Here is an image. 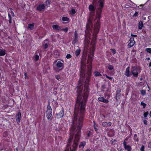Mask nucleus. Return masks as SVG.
<instances>
[{"label": "nucleus", "mask_w": 151, "mask_h": 151, "mask_svg": "<svg viewBox=\"0 0 151 151\" xmlns=\"http://www.w3.org/2000/svg\"><path fill=\"white\" fill-rule=\"evenodd\" d=\"M81 84L80 83L79 86L77 87L78 95L73 115V125L65 151H75L80 139L81 129L83 125L86 104L89 93L88 90L83 89Z\"/></svg>", "instance_id": "nucleus-1"}, {"label": "nucleus", "mask_w": 151, "mask_h": 151, "mask_svg": "<svg viewBox=\"0 0 151 151\" xmlns=\"http://www.w3.org/2000/svg\"><path fill=\"white\" fill-rule=\"evenodd\" d=\"M104 0H99L98 1L99 6L97 7L96 11V18L97 19V22L95 25V29L94 33H93V38L92 39V42L91 43V54L89 55L87 60V64H89L87 65L88 70L87 73V76L86 80L85 81V85L83 86V80L85 78V73L83 70L81 69L80 71V78L79 80V83L78 86H79V83H82V86H83V90H89L88 85L89 84V80L91 76L92 72L91 62L93 60V58L94 56V52L95 50V46L96 41V37L97 35L99 32L100 28V19L101 17V14L102 12V9L104 7Z\"/></svg>", "instance_id": "nucleus-2"}, {"label": "nucleus", "mask_w": 151, "mask_h": 151, "mask_svg": "<svg viewBox=\"0 0 151 151\" xmlns=\"http://www.w3.org/2000/svg\"><path fill=\"white\" fill-rule=\"evenodd\" d=\"M129 69L130 67L129 66L126 69L125 73L126 76L127 77H130L133 75L132 78L137 77L138 76L139 73L137 68L135 66L132 67L131 72H130Z\"/></svg>", "instance_id": "nucleus-3"}, {"label": "nucleus", "mask_w": 151, "mask_h": 151, "mask_svg": "<svg viewBox=\"0 0 151 151\" xmlns=\"http://www.w3.org/2000/svg\"><path fill=\"white\" fill-rule=\"evenodd\" d=\"M57 61L55 60L53 63V67L54 70L56 72H59L62 70L64 68V65L60 61H58L56 63Z\"/></svg>", "instance_id": "nucleus-4"}, {"label": "nucleus", "mask_w": 151, "mask_h": 151, "mask_svg": "<svg viewBox=\"0 0 151 151\" xmlns=\"http://www.w3.org/2000/svg\"><path fill=\"white\" fill-rule=\"evenodd\" d=\"M64 115V109L62 107H60L57 110L56 114L58 119L62 118Z\"/></svg>", "instance_id": "nucleus-5"}, {"label": "nucleus", "mask_w": 151, "mask_h": 151, "mask_svg": "<svg viewBox=\"0 0 151 151\" xmlns=\"http://www.w3.org/2000/svg\"><path fill=\"white\" fill-rule=\"evenodd\" d=\"M89 10L90 11V14L91 16H93L95 14V8L92 4L90 5L89 6Z\"/></svg>", "instance_id": "nucleus-6"}, {"label": "nucleus", "mask_w": 151, "mask_h": 151, "mask_svg": "<svg viewBox=\"0 0 151 151\" xmlns=\"http://www.w3.org/2000/svg\"><path fill=\"white\" fill-rule=\"evenodd\" d=\"M74 35L73 36L74 39L72 42L73 45H75L76 43L78 41V34L76 31L75 32Z\"/></svg>", "instance_id": "nucleus-7"}, {"label": "nucleus", "mask_w": 151, "mask_h": 151, "mask_svg": "<svg viewBox=\"0 0 151 151\" xmlns=\"http://www.w3.org/2000/svg\"><path fill=\"white\" fill-rule=\"evenodd\" d=\"M21 113L20 110H19V112L16 115V122L17 123L19 124L21 120Z\"/></svg>", "instance_id": "nucleus-8"}, {"label": "nucleus", "mask_w": 151, "mask_h": 151, "mask_svg": "<svg viewBox=\"0 0 151 151\" xmlns=\"http://www.w3.org/2000/svg\"><path fill=\"white\" fill-rule=\"evenodd\" d=\"M121 90L120 89L117 90L116 91V94L115 98L117 101L120 98L121 95Z\"/></svg>", "instance_id": "nucleus-9"}, {"label": "nucleus", "mask_w": 151, "mask_h": 151, "mask_svg": "<svg viewBox=\"0 0 151 151\" xmlns=\"http://www.w3.org/2000/svg\"><path fill=\"white\" fill-rule=\"evenodd\" d=\"M45 5L44 4H41L39 5L37 7V9L39 11H41L45 9Z\"/></svg>", "instance_id": "nucleus-10"}, {"label": "nucleus", "mask_w": 151, "mask_h": 151, "mask_svg": "<svg viewBox=\"0 0 151 151\" xmlns=\"http://www.w3.org/2000/svg\"><path fill=\"white\" fill-rule=\"evenodd\" d=\"M52 111H46V116L48 119H51V118L52 116Z\"/></svg>", "instance_id": "nucleus-11"}, {"label": "nucleus", "mask_w": 151, "mask_h": 151, "mask_svg": "<svg viewBox=\"0 0 151 151\" xmlns=\"http://www.w3.org/2000/svg\"><path fill=\"white\" fill-rule=\"evenodd\" d=\"M53 29L58 31L61 30V29L60 27L58 25H54L52 26Z\"/></svg>", "instance_id": "nucleus-12"}, {"label": "nucleus", "mask_w": 151, "mask_h": 151, "mask_svg": "<svg viewBox=\"0 0 151 151\" xmlns=\"http://www.w3.org/2000/svg\"><path fill=\"white\" fill-rule=\"evenodd\" d=\"M111 125V122H103L102 123V125L103 127H110Z\"/></svg>", "instance_id": "nucleus-13"}, {"label": "nucleus", "mask_w": 151, "mask_h": 151, "mask_svg": "<svg viewBox=\"0 0 151 151\" xmlns=\"http://www.w3.org/2000/svg\"><path fill=\"white\" fill-rule=\"evenodd\" d=\"M54 55L55 57L57 58L60 55V53L59 51L57 50H55L54 51Z\"/></svg>", "instance_id": "nucleus-14"}, {"label": "nucleus", "mask_w": 151, "mask_h": 151, "mask_svg": "<svg viewBox=\"0 0 151 151\" xmlns=\"http://www.w3.org/2000/svg\"><path fill=\"white\" fill-rule=\"evenodd\" d=\"M50 102L49 101L47 102V111H52V109L50 106Z\"/></svg>", "instance_id": "nucleus-15"}, {"label": "nucleus", "mask_w": 151, "mask_h": 151, "mask_svg": "<svg viewBox=\"0 0 151 151\" xmlns=\"http://www.w3.org/2000/svg\"><path fill=\"white\" fill-rule=\"evenodd\" d=\"M92 25V23L91 22L90 20H88V24L86 25V30H87V29H88V28H90V27Z\"/></svg>", "instance_id": "nucleus-16"}, {"label": "nucleus", "mask_w": 151, "mask_h": 151, "mask_svg": "<svg viewBox=\"0 0 151 151\" xmlns=\"http://www.w3.org/2000/svg\"><path fill=\"white\" fill-rule=\"evenodd\" d=\"M6 54V50L4 49L0 50V56L4 55Z\"/></svg>", "instance_id": "nucleus-17"}, {"label": "nucleus", "mask_w": 151, "mask_h": 151, "mask_svg": "<svg viewBox=\"0 0 151 151\" xmlns=\"http://www.w3.org/2000/svg\"><path fill=\"white\" fill-rule=\"evenodd\" d=\"M124 148L125 150H127V151H131L132 149L131 147L129 145H127L124 147Z\"/></svg>", "instance_id": "nucleus-18"}, {"label": "nucleus", "mask_w": 151, "mask_h": 151, "mask_svg": "<svg viewBox=\"0 0 151 151\" xmlns=\"http://www.w3.org/2000/svg\"><path fill=\"white\" fill-rule=\"evenodd\" d=\"M143 23L142 21H140L138 23V29H141L142 28Z\"/></svg>", "instance_id": "nucleus-19"}, {"label": "nucleus", "mask_w": 151, "mask_h": 151, "mask_svg": "<svg viewBox=\"0 0 151 151\" xmlns=\"http://www.w3.org/2000/svg\"><path fill=\"white\" fill-rule=\"evenodd\" d=\"M35 25L34 23L29 24H28V28L32 30L33 29Z\"/></svg>", "instance_id": "nucleus-20"}, {"label": "nucleus", "mask_w": 151, "mask_h": 151, "mask_svg": "<svg viewBox=\"0 0 151 151\" xmlns=\"http://www.w3.org/2000/svg\"><path fill=\"white\" fill-rule=\"evenodd\" d=\"M86 144V142H85L83 141V142H81L79 147V148H81L82 147H83Z\"/></svg>", "instance_id": "nucleus-21"}, {"label": "nucleus", "mask_w": 151, "mask_h": 151, "mask_svg": "<svg viewBox=\"0 0 151 151\" xmlns=\"http://www.w3.org/2000/svg\"><path fill=\"white\" fill-rule=\"evenodd\" d=\"M81 50L80 49H77L75 52V54L76 56H78L80 54Z\"/></svg>", "instance_id": "nucleus-22"}, {"label": "nucleus", "mask_w": 151, "mask_h": 151, "mask_svg": "<svg viewBox=\"0 0 151 151\" xmlns=\"http://www.w3.org/2000/svg\"><path fill=\"white\" fill-rule=\"evenodd\" d=\"M134 139L135 141H136L138 142L139 141L138 138L137 137V135L136 134H135L134 136Z\"/></svg>", "instance_id": "nucleus-23"}, {"label": "nucleus", "mask_w": 151, "mask_h": 151, "mask_svg": "<svg viewBox=\"0 0 151 151\" xmlns=\"http://www.w3.org/2000/svg\"><path fill=\"white\" fill-rule=\"evenodd\" d=\"M62 20L64 21H68L69 20V18L66 17H63L62 18Z\"/></svg>", "instance_id": "nucleus-24"}, {"label": "nucleus", "mask_w": 151, "mask_h": 151, "mask_svg": "<svg viewBox=\"0 0 151 151\" xmlns=\"http://www.w3.org/2000/svg\"><path fill=\"white\" fill-rule=\"evenodd\" d=\"M107 68L110 70H112L114 68L113 66L110 64L108 65L107 66Z\"/></svg>", "instance_id": "nucleus-25"}, {"label": "nucleus", "mask_w": 151, "mask_h": 151, "mask_svg": "<svg viewBox=\"0 0 151 151\" xmlns=\"http://www.w3.org/2000/svg\"><path fill=\"white\" fill-rule=\"evenodd\" d=\"M141 94L142 96H144L146 94V91L145 90H142L140 91Z\"/></svg>", "instance_id": "nucleus-26"}, {"label": "nucleus", "mask_w": 151, "mask_h": 151, "mask_svg": "<svg viewBox=\"0 0 151 151\" xmlns=\"http://www.w3.org/2000/svg\"><path fill=\"white\" fill-rule=\"evenodd\" d=\"M70 13L71 14H75L76 13V12L74 9H72L70 11Z\"/></svg>", "instance_id": "nucleus-27"}, {"label": "nucleus", "mask_w": 151, "mask_h": 151, "mask_svg": "<svg viewBox=\"0 0 151 151\" xmlns=\"http://www.w3.org/2000/svg\"><path fill=\"white\" fill-rule=\"evenodd\" d=\"M135 43H134L133 42H130L128 45V47L129 48H130L132 46H133Z\"/></svg>", "instance_id": "nucleus-28"}, {"label": "nucleus", "mask_w": 151, "mask_h": 151, "mask_svg": "<svg viewBox=\"0 0 151 151\" xmlns=\"http://www.w3.org/2000/svg\"><path fill=\"white\" fill-rule=\"evenodd\" d=\"M94 73H95V75L96 76H101V75L100 73L99 72H98V71L95 72Z\"/></svg>", "instance_id": "nucleus-29"}, {"label": "nucleus", "mask_w": 151, "mask_h": 151, "mask_svg": "<svg viewBox=\"0 0 151 151\" xmlns=\"http://www.w3.org/2000/svg\"><path fill=\"white\" fill-rule=\"evenodd\" d=\"M39 56L38 55H36L35 56V58L34 59V60L35 61H37L39 59Z\"/></svg>", "instance_id": "nucleus-30"}, {"label": "nucleus", "mask_w": 151, "mask_h": 151, "mask_svg": "<svg viewBox=\"0 0 151 151\" xmlns=\"http://www.w3.org/2000/svg\"><path fill=\"white\" fill-rule=\"evenodd\" d=\"M145 50L147 52L151 53V48H147Z\"/></svg>", "instance_id": "nucleus-31"}, {"label": "nucleus", "mask_w": 151, "mask_h": 151, "mask_svg": "<svg viewBox=\"0 0 151 151\" xmlns=\"http://www.w3.org/2000/svg\"><path fill=\"white\" fill-rule=\"evenodd\" d=\"M141 105L143 106L144 108H145L147 105V104H146L142 102H141Z\"/></svg>", "instance_id": "nucleus-32"}, {"label": "nucleus", "mask_w": 151, "mask_h": 151, "mask_svg": "<svg viewBox=\"0 0 151 151\" xmlns=\"http://www.w3.org/2000/svg\"><path fill=\"white\" fill-rule=\"evenodd\" d=\"M148 111L145 112L143 114L144 117L145 118L147 117L148 115Z\"/></svg>", "instance_id": "nucleus-33"}, {"label": "nucleus", "mask_w": 151, "mask_h": 151, "mask_svg": "<svg viewBox=\"0 0 151 151\" xmlns=\"http://www.w3.org/2000/svg\"><path fill=\"white\" fill-rule=\"evenodd\" d=\"M68 27H65V28L61 29V30L65 32H67L68 31Z\"/></svg>", "instance_id": "nucleus-34"}, {"label": "nucleus", "mask_w": 151, "mask_h": 151, "mask_svg": "<svg viewBox=\"0 0 151 151\" xmlns=\"http://www.w3.org/2000/svg\"><path fill=\"white\" fill-rule=\"evenodd\" d=\"M111 50L113 54H115L116 53V51L114 49H111Z\"/></svg>", "instance_id": "nucleus-35"}, {"label": "nucleus", "mask_w": 151, "mask_h": 151, "mask_svg": "<svg viewBox=\"0 0 151 151\" xmlns=\"http://www.w3.org/2000/svg\"><path fill=\"white\" fill-rule=\"evenodd\" d=\"M129 41L130 42H132L134 43H135V42L134 41V38L133 37H131L129 40Z\"/></svg>", "instance_id": "nucleus-36"}, {"label": "nucleus", "mask_w": 151, "mask_h": 151, "mask_svg": "<svg viewBox=\"0 0 151 151\" xmlns=\"http://www.w3.org/2000/svg\"><path fill=\"white\" fill-rule=\"evenodd\" d=\"M102 102L105 103H107L109 102V100L104 98Z\"/></svg>", "instance_id": "nucleus-37"}, {"label": "nucleus", "mask_w": 151, "mask_h": 151, "mask_svg": "<svg viewBox=\"0 0 151 151\" xmlns=\"http://www.w3.org/2000/svg\"><path fill=\"white\" fill-rule=\"evenodd\" d=\"M48 45L47 43H45L44 45H43V47L44 49H46L48 47Z\"/></svg>", "instance_id": "nucleus-38"}, {"label": "nucleus", "mask_w": 151, "mask_h": 151, "mask_svg": "<svg viewBox=\"0 0 151 151\" xmlns=\"http://www.w3.org/2000/svg\"><path fill=\"white\" fill-rule=\"evenodd\" d=\"M71 57L72 56L71 55L69 54H68L66 56V58L67 59H69L71 58Z\"/></svg>", "instance_id": "nucleus-39"}, {"label": "nucleus", "mask_w": 151, "mask_h": 151, "mask_svg": "<svg viewBox=\"0 0 151 151\" xmlns=\"http://www.w3.org/2000/svg\"><path fill=\"white\" fill-rule=\"evenodd\" d=\"M145 146L144 145H142L140 148V150L141 151H145Z\"/></svg>", "instance_id": "nucleus-40"}, {"label": "nucleus", "mask_w": 151, "mask_h": 151, "mask_svg": "<svg viewBox=\"0 0 151 151\" xmlns=\"http://www.w3.org/2000/svg\"><path fill=\"white\" fill-rule=\"evenodd\" d=\"M104 99V97L101 96L98 98V100L99 101H100L102 102L103 100Z\"/></svg>", "instance_id": "nucleus-41"}, {"label": "nucleus", "mask_w": 151, "mask_h": 151, "mask_svg": "<svg viewBox=\"0 0 151 151\" xmlns=\"http://www.w3.org/2000/svg\"><path fill=\"white\" fill-rule=\"evenodd\" d=\"M55 78L57 79L58 80H59L60 78V77L59 75H55Z\"/></svg>", "instance_id": "nucleus-42"}, {"label": "nucleus", "mask_w": 151, "mask_h": 151, "mask_svg": "<svg viewBox=\"0 0 151 151\" xmlns=\"http://www.w3.org/2000/svg\"><path fill=\"white\" fill-rule=\"evenodd\" d=\"M106 86L105 84H104V85H102L101 87V89H105L106 88Z\"/></svg>", "instance_id": "nucleus-43"}, {"label": "nucleus", "mask_w": 151, "mask_h": 151, "mask_svg": "<svg viewBox=\"0 0 151 151\" xmlns=\"http://www.w3.org/2000/svg\"><path fill=\"white\" fill-rule=\"evenodd\" d=\"M138 14V12H136L133 15V17H136L137 16V15Z\"/></svg>", "instance_id": "nucleus-44"}, {"label": "nucleus", "mask_w": 151, "mask_h": 151, "mask_svg": "<svg viewBox=\"0 0 151 151\" xmlns=\"http://www.w3.org/2000/svg\"><path fill=\"white\" fill-rule=\"evenodd\" d=\"M147 121L146 120H145L143 121V123L144 124L146 125L147 124Z\"/></svg>", "instance_id": "nucleus-45"}, {"label": "nucleus", "mask_w": 151, "mask_h": 151, "mask_svg": "<svg viewBox=\"0 0 151 151\" xmlns=\"http://www.w3.org/2000/svg\"><path fill=\"white\" fill-rule=\"evenodd\" d=\"M126 142L125 141H124L123 142V145L124 147L127 145L126 144Z\"/></svg>", "instance_id": "nucleus-46"}, {"label": "nucleus", "mask_w": 151, "mask_h": 151, "mask_svg": "<svg viewBox=\"0 0 151 151\" xmlns=\"http://www.w3.org/2000/svg\"><path fill=\"white\" fill-rule=\"evenodd\" d=\"M148 147L149 148H151V142H149L148 143Z\"/></svg>", "instance_id": "nucleus-47"}, {"label": "nucleus", "mask_w": 151, "mask_h": 151, "mask_svg": "<svg viewBox=\"0 0 151 151\" xmlns=\"http://www.w3.org/2000/svg\"><path fill=\"white\" fill-rule=\"evenodd\" d=\"M94 129H95V130L96 132H97V130H98V129L97 128H96L95 126V124L94 125Z\"/></svg>", "instance_id": "nucleus-48"}, {"label": "nucleus", "mask_w": 151, "mask_h": 151, "mask_svg": "<svg viewBox=\"0 0 151 151\" xmlns=\"http://www.w3.org/2000/svg\"><path fill=\"white\" fill-rule=\"evenodd\" d=\"M50 2L51 1L49 0H47V1H46V3H47L49 4H50Z\"/></svg>", "instance_id": "nucleus-49"}, {"label": "nucleus", "mask_w": 151, "mask_h": 151, "mask_svg": "<svg viewBox=\"0 0 151 151\" xmlns=\"http://www.w3.org/2000/svg\"><path fill=\"white\" fill-rule=\"evenodd\" d=\"M131 36L132 37H137V35H133V34H131Z\"/></svg>", "instance_id": "nucleus-50"}, {"label": "nucleus", "mask_w": 151, "mask_h": 151, "mask_svg": "<svg viewBox=\"0 0 151 151\" xmlns=\"http://www.w3.org/2000/svg\"><path fill=\"white\" fill-rule=\"evenodd\" d=\"M11 14H12V16L13 17H14V13L13 12V11H11Z\"/></svg>", "instance_id": "nucleus-51"}, {"label": "nucleus", "mask_w": 151, "mask_h": 151, "mask_svg": "<svg viewBox=\"0 0 151 151\" xmlns=\"http://www.w3.org/2000/svg\"><path fill=\"white\" fill-rule=\"evenodd\" d=\"M8 17H9V19H11V15H10V14L9 13H8Z\"/></svg>", "instance_id": "nucleus-52"}, {"label": "nucleus", "mask_w": 151, "mask_h": 151, "mask_svg": "<svg viewBox=\"0 0 151 151\" xmlns=\"http://www.w3.org/2000/svg\"><path fill=\"white\" fill-rule=\"evenodd\" d=\"M108 79H109L110 80H112L113 79V78L112 77H109Z\"/></svg>", "instance_id": "nucleus-53"}, {"label": "nucleus", "mask_w": 151, "mask_h": 151, "mask_svg": "<svg viewBox=\"0 0 151 151\" xmlns=\"http://www.w3.org/2000/svg\"><path fill=\"white\" fill-rule=\"evenodd\" d=\"M9 22L10 23H12V19H9Z\"/></svg>", "instance_id": "nucleus-54"}, {"label": "nucleus", "mask_w": 151, "mask_h": 151, "mask_svg": "<svg viewBox=\"0 0 151 151\" xmlns=\"http://www.w3.org/2000/svg\"><path fill=\"white\" fill-rule=\"evenodd\" d=\"M149 66L150 67H151V62L149 63Z\"/></svg>", "instance_id": "nucleus-55"}, {"label": "nucleus", "mask_w": 151, "mask_h": 151, "mask_svg": "<svg viewBox=\"0 0 151 151\" xmlns=\"http://www.w3.org/2000/svg\"><path fill=\"white\" fill-rule=\"evenodd\" d=\"M86 151H91V150L90 149H87Z\"/></svg>", "instance_id": "nucleus-56"}, {"label": "nucleus", "mask_w": 151, "mask_h": 151, "mask_svg": "<svg viewBox=\"0 0 151 151\" xmlns=\"http://www.w3.org/2000/svg\"><path fill=\"white\" fill-rule=\"evenodd\" d=\"M146 59H147L148 60H150V58H147Z\"/></svg>", "instance_id": "nucleus-57"}, {"label": "nucleus", "mask_w": 151, "mask_h": 151, "mask_svg": "<svg viewBox=\"0 0 151 151\" xmlns=\"http://www.w3.org/2000/svg\"><path fill=\"white\" fill-rule=\"evenodd\" d=\"M149 115L151 117V111H150Z\"/></svg>", "instance_id": "nucleus-58"}, {"label": "nucleus", "mask_w": 151, "mask_h": 151, "mask_svg": "<svg viewBox=\"0 0 151 151\" xmlns=\"http://www.w3.org/2000/svg\"><path fill=\"white\" fill-rule=\"evenodd\" d=\"M89 136H90V134H89V133L87 134V136L89 137Z\"/></svg>", "instance_id": "nucleus-59"}, {"label": "nucleus", "mask_w": 151, "mask_h": 151, "mask_svg": "<svg viewBox=\"0 0 151 151\" xmlns=\"http://www.w3.org/2000/svg\"><path fill=\"white\" fill-rule=\"evenodd\" d=\"M47 40H47V39H46L45 40H44V43H45V42H46V41H47Z\"/></svg>", "instance_id": "nucleus-60"}, {"label": "nucleus", "mask_w": 151, "mask_h": 151, "mask_svg": "<svg viewBox=\"0 0 151 151\" xmlns=\"http://www.w3.org/2000/svg\"><path fill=\"white\" fill-rule=\"evenodd\" d=\"M139 79L140 81H142V78H140Z\"/></svg>", "instance_id": "nucleus-61"}, {"label": "nucleus", "mask_w": 151, "mask_h": 151, "mask_svg": "<svg viewBox=\"0 0 151 151\" xmlns=\"http://www.w3.org/2000/svg\"><path fill=\"white\" fill-rule=\"evenodd\" d=\"M127 139H127V138H126L125 139L124 141H127Z\"/></svg>", "instance_id": "nucleus-62"}, {"label": "nucleus", "mask_w": 151, "mask_h": 151, "mask_svg": "<svg viewBox=\"0 0 151 151\" xmlns=\"http://www.w3.org/2000/svg\"><path fill=\"white\" fill-rule=\"evenodd\" d=\"M128 6H129V5H127V7H126V8H129L128 7Z\"/></svg>", "instance_id": "nucleus-63"}, {"label": "nucleus", "mask_w": 151, "mask_h": 151, "mask_svg": "<svg viewBox=\"0 0 151 151\" xmlns=\"http://www.w3.org/2000/svg\"><path fill=\"white\" fill-rule=\"evenodd\" d=\"M128 6H129V5H127V7H126V8H129L128 7Z\"/></svg>", "instance_id": "nucleus-64"}]
</instances>
